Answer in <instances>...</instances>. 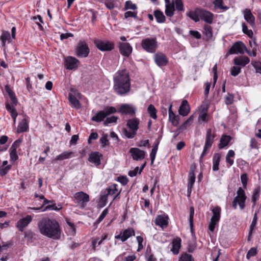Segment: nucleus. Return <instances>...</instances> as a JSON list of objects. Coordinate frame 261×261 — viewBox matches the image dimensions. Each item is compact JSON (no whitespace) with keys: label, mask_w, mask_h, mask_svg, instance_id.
<instances>
[{"label":"nucleus","mask_w":261,"mask_h":261,"mask_svg":"<svg viewBox=\"0 0 261 261\" xmlns=\"http://www.w3.org/2000/svg\"><path fill=\"white\" fill-rule=\"evenodd\" d=\"M208 108H206L205 109H203L202 110V112L200 114L199 117H198V121L199 122L202 121H207L206 118H207V112Z\"/></svg>","instance_id":"obj_50"},{"label":"nucleus","mask_w":261,"mask_h":261,"mask_svg":"<svg viewBox=\"0 0 261 261\" xmlns=\"http://www.w3.org/2000/svg\"><path fill=\"white\" fill-rule=\"evenodd\" d=\"M237 195L234 199H237V201L241 210H243L245 207V201L247 197L245 191L241 187H239L237 192Z\"/></svg>","instance_id":"obj_11"},{"label":"nucleus","mask_w":261,"mask_h":261,"mask_svg":"<svg viewBox=\"0 0 261 261\" xmlns=\"http://www.w3.org/2000/svg\"><path fill=\"white\" fill-rule=\"evenodd\" d=\"M241 180L242 184L243 185V187L244 189H246L247 187L248 177L246 173H244L241 175Z\"/></svg>","instance_id":"obj_61"},{"label":"nucleus","mask_w":261,"mask_h":261,"mask_svg":"<svg viewBox=\"0 0 261 261\" xmlns=\"http://www.w3.org/2000/svg\"><path fill=\"white\" fill-rule=\"evenodd\" d=\"M123 133L125 136L129 139L133 138L137 134V132L129 129V130H127L126 129H124Z\"/></svg>","instance_id":"obj_49"},{"label":"nucleus","mask_w":261,"mask_h":261,"mask_svg":"<svg viewBox=\"0 0 261 261\" xmlns=\"http://www.w3.org/2000/svg\"><path fill=\"white\" fill-rule=\"evenodd\" d=\"M100 143L101 144L102 146L105 147L107 145H108L109 144V140L108 139V135L107 134H103L101 137L100 139Z\"/></svg>","instance_id":"obj_53"},{"label":"nucleus","mask_w":261,"mask_h":261,"mask_svg":"<svg viewBox=\"0 0 261 261\" xmlns=\"http://www.w3.org/2000/svg\"><path fill=\"white\" fill-rule=\"evenodd\" d=\"M89 53L90 49L86 42L80 41L75 48V55L80 58H86Z\"/></svg>","instance_id":"obj_7"},{"label":"nucleus","mask_w":261,"mask_h":261,"mask_svg":"<svg viewBox=\"0 0 261 261\" xmlns=\"http://www.w3.org/2000/svg\"><path fill=\"white\" fill-rule=\"evenodd\" d=\"M40 232L48 238L59 240L61 238V227L59 222L55 219L43 218L38 223Z\"/></svg>","instance_id":"obj_2"},{"label":"nucleus","mask_w":261,"mask_h":261,"mask_svg":"<svg viewBox=\"0 0 261 261\" xmlns=\"http://www.w3.org/2000/svg\"><path fill=\"white\" fill-rule=\"evenodd\" d=\"M134 160L139 161L145 158V151L138 148H131L129 151Z\"/></svg>","instance_id":"obj_14"},{"label":"nucleus","mask_w":261,"mask_h":261,"mask_svg":"<svg viewBox=\"0 0 261 261\" xmlns=\"http://www.w3.org/2000/svg\"><path fill=\"white\" fill-rule=\"evenodd\" d=\"M36 234L31 230L24 232V238L28 242H32L36 240Z\"/></svg>","instance_id":"obj_36"},{"label":"nucleus","mask_w":261,"mask_h":261,"mask_svg":"<svg viewBox=\"0 0 261 261\" xmlns=\"http://www.w3.org/2000/svg\"><path fill=\"white\" fill-rule=\"evenodd\" d=\"M221 154L220 153H215L213 158V170L214 171L219 170V165L221 159Z\"/></svg>","instance_id":"obj_30"},{"label":"nucleus","mask_w":261,"mask_h":261,"mask_svg":"<svg viewBox=\"0 0 261 261\" xmlns=\"http://www.w3.org/2000/svg\"><path fill=\"white\" fill-rule=\"evenodd\" d=\"M176 8L178 11H184V4L182 0H175Z\"/></svg>","instance_id":"obj_62"},{"label":"nucleus","mask_w":261,"mask_h":261,"mask_svg":"<svg viewBox=\"0 0 261 261\" xmlns=\"http://www.w3.org/2000/svg\"><path fill=\"white\" fill-rule=\"evenodd\" d=\"M136 111V108L133 105L129 104H123L118 110L120 113L129 115L135 114Z\"/></svg>","instance_id":"obj_16"},{"label":"nucleus","mask_w":261,"mask_h":261,"mask_svg":"<svg viewBox=\"0 0 261 261\" xmlns=\"http://www.w3.org/2000/svg\"><path fill=\"white\" fill-rule=\"evenodd\" d=\"M231 138L230 136L223 135L220 139L219 148L222 149L227 146L230 141Z\"/></svg>","instance_id":"obj_29"},{"label":"nucleus","mask_w":261,"mask_h":261,"mask_svg":"<svg viewBox=\"0 0 261 261\" xmlns=\"http://www.w3.org/2000/svg\"><path fill=\"white\" fill-rule=\"evenodd\" d=\"M145 257L147 261H156V258L151 253V248L149 247H148L146 249Z\"/></svg>","instance_id":"obj_42"},{"label":"nucleus","mask_w":261,"mask_h":261,"mask_svg":"<svg viewBox=\"0 0 261 261\" xmlns=\"http://www.w3.org/2000/svg\"><path fill=\"white\" fill-rule=\"evenodd\" d=\"M175 11L174 4L166 6L165 14L167 16L172 17L174 15Z\"/></svg>","instance_id":"obj_41"},{"label":"nucleus","mask_w":261,"mask_h":261,"mask_svg":"<svg viewBox=\"0 0 261 261\" xmlns=\"http://www.w3.org/2000/svg\"><path fill=\"white\" fill-rule=\"evenodd\" d=\"M246 49L245 45L241 41L235 42L228 51L229 54H243Z\"/></svg>","instance_id":"obj_10"},{"label":"nucleus","mask_w":261,"mask_h":261,"mask_svg":"<svg viewBox=\"0 0 261 261\" xmlns=\"http://www.w3.org/2000/svg\"><path fill=\"white\" fill-rule=\"evenodd\" d=\"M11 168V166L10 165H7L6 167H0V175L2 176L6 175Z\"/></svg>","instance_id":"obj_55"},{"label":"nucleus","mask_w":261,"mask_h":261,"mask_svg":"<svg viewBox=\"0 0 261 261\" xmlns=\"http://www.w3.org/2000/svg\"><path fill=\"white\" fill-rule=\"evenodd\" d=\"M249 62V58L246 56H240L236 57L233 59V63L234 65L242 67L245 66Z\"/></svg>","instance_id":"obj_23"},{"label":"nucleus","mask_w":261,"mask_h":261,"mask_svg":"<svg viewBox=\"0 0 261 261\" xmlns=\"http://www.w3.org/2000/svg\"><path fill=\"white\" fill-rule=\"evenodd\" d=\"M117 185L116 184H112L111 186H109L105 190V192L108 195V196L113 195L116 193V192L118 191V189L117 188Z\"/></svg>","instance_id":"obj_38"},{"label":"nucleus","mask_w":261,"mask_h":261,"mask_svg":"<svg viewBox=\"0 0 261 261\" xmlns=\"http://www.w3.org/2000/svg\"><path fill=\"white\" fill-rule=\"evenodd\" d=\"M198 11L201 20L208 24L212 23L214 18V14L212 13L203 9H200Z\"/></svg>","instance_id":"obj_13"},{"label":"nucleus","mask_w":261,"mask_h":261,"mask_svg":"<svg viewBox=\"0 0 261 261\" xmlns=\"http://www.w3.org/2000/svg\"><path fill=\"white\" fill-rule=\"evenodd\" d=\"M195 181V175L194 170L191 168L189 174L188 182L194 183Z\"/></svg>","instance_id":"obj_64"},{"label":"nucleus","mask_w":261,"mask_h":261,"mask_svg":"<svg viewBox=\"0 0 261 261\" xmlns=\"http://www.w3.org/2000/svg\"><path fill=\"white\" fill-rule=\"evenodd\" d=\"M224 2L223 0H215L213 4L217 9H220L223 11H225L228 9V7L223 5Z\"/></svg>","instance_id":"obj_34"},{"label":"nucleus","mask_w":261,"mask_h":261,"mask_svg":"<svg viewBox=\"0 0 261 261\" xmlns=\"http://www.w3.org/2000/svg\"><path fill=\"white\" fill-rule=\"evenodd\" d=\"M200 10V8H196L194 11H190L187 13V15L194 21L198 22L199 21L200 18L198 12V10Z\"/></svg>","instance_id":"obj_32"},{"label":"nucleus","mask_w":261,"mask_h":261,"mask_svg":"<svg viewBox=\"0 0 261 261\" xmlns=\"http://www.w3.org/2000/svg\"><path fill=\"white\" fill-rule=\"evenodd\" d=\"M139 120L135 118L128 120L127 122V126L129 129L137 132L139 128Z\"/></svg>","instance_id":"obj_27"},{"label":"nucleus","mask_w":261,"mask_h":261,"mask_svg":"<svg viewBox=\"0 0 261 261\" xmlns=\"http://www.w3.org/2000/svg\"><path fill=\"white\" fill-rule=\"evenodd\" d=\"M5 90L8 94L11 99V105L16 106L17 103V99L15 96L14 92L11 89L9 85H6L5 87Z\"/></svg>","instance_id":"obj_25"},{"label":"nucleus","mask_w":261,"mask_h":261,"mask_svg":"<svg viewBox=\"0 0 261 261\" xmlns=\"http://www.w3.org/2000/svg\"><path fill=\"white\" fill-rule=\"evenodd\" d=\"M154 60L157 65L160 67L166 66L168 62L166 56L161 53L154 54Z\"/></svg>","instance_id":"obj_15"},{"label":"nucleus","mask_w":261,"mask_h":261,"mask_svg":"<svg viewBox=\"0 0 261 261\" xmlns=\"http://www.w3.org/2000/svg\"><path fill=\"white\" fill-rule=\"evenodd\" d=\"M116 109L113 107H109L104 109L102 111L98 112L95 115L91 118V120L99 122L104 120L108 115L115 113Z\"/></svg>","instance_id":"obj_5"},{"label":"nucleus","mask_w":261,"mask_h":261,"mask_svg":"<svg viewBox=\"0 0 261 261\" xmlns=\"http://www.w3.org/2000/svg\"><path fill=\"white\" fill-rule=\"evenodd\" d=\"M118 119V117L115 116L108 117L104 121L103 124L105 126L108 125L109 124L111 123L116 122Z\"/></svg>","instance_id":"obj_54"},{"label":"nucleus","mask_w":261,"mask_h":261,"mask_svg":"<svg viewBox=\"0 0 261 261\" xmlns=\"http://www.w3.org/2000/svg\"><path fill=\"white\" fill-rule=\"evenodd\" d=\"M190 111V106L187 100H182L178 109V113L180 115L186 116L188 115Z\"/></svg>","instance_id":"obj_22"},{"label":"nucleus","mask_w":261,"mask_h":261,"mask_svg":"<svg viewBox=\"0 0 261 261\" xmlns=\"http://www.w3.org/2000/svg\"><path fill=\"white\" fill-rule=\"evenodd\" d=\"M10 156L11 159V161H15L17 160L18 158L17 154V151L16 150H10Z\"/></svg>","instance_id":"obj_63"},{"label":"nucleus","mask_w":261,"mask_h":261,"mask_svg":"<svg viewBox=\"0 0 261 261\" xmlns=\"http://www.w3.org/2000/svg\"><path fill=\"white\" fill-rule=\"evenodd\" d=\"M260 195V188L259 187H257L253 190V194L252 196V202H256V201L259 199Z\"/></svg>","instance_id":"obj_48"},{"label":"nucleus","mask_w":261,"mask_h":261,"mask_svg":"<svg viewBox=\"0 0 261 261\" xmlns=\"http://www.w3.org/2000/svg\"><path fill=\"white\" fill-rule=\"evenodd\" d=\"M156 112L157 111L153 105L151 104L148 106L147 112L149 113L150 116L154 119H156L157 118Z\"/></svg>","instance_id":"obj_40"},{"label":"nucleus","mask_w":261,"mask_h":261,"mask_svg":"<svg viewBox=\"0 0 261 261\" xmlns=\"http://www.w3.org/2000/svg\"><path fill=\"white\" fill-rule=\"evenodd\" d=\"M241 71V69L240 67L233 66L231 69V75L233 76L238 75Z\"/></svg>","instance_id":"obj_60"},{"label":"nucleus","mask_w":261,"mask_h":261,"mask_svg":"<svg viewBox=\"0 0 261 261\" xmlns=\"http://www.w3.org/2000/svg\"><path fill=\"white\" fill-rule=\"evenodd\" d=\"M29 128L28 123L26 119L24 118L19 123L18 126V131L19 133L25 132Z\"/></svg>","instance_id":"obj_33"},{"label":"nucleus","mask_w":261,"mask_h":261,"mask_svg":"<svg viewBox=\"0 0 261 261\" xmlns=\"http://www.w3.org/2000/svg\"><path fill=\"white\" fill-rule=\"evenodd\" d=\"M32 217L31 215H27L24 218L20 219L17 223V227L19 231H23L24 227L32 221Z\"/></svg>","instance_id":"obj_18"},{"label":"nucleus","mask_w":261,"mask_h":261,"mask_svg":"<svg viewBox=\"0 0 261 261\" xmlns=\"http://www.w3.org/2000/svg\"><path fill=\"white\" fill-rule=\"evenodd\" d=\"M102 156V154L98 151L92 152L89 155L88 161L98 166L100 164V160Z\"/></svg>","instance_id":"obj_17"},{"label":"nucleus","mask_w":261,"mask_h":261,"mask_svg":"<svg viewBox=\"0 0 261 261\" xmlns=\"http://www.w3.org/2000/svg\"><path fill=\"white\" fill-rule=\"evenodd\" d=\"M132 236H135L134 229L133 228H128L123 231L122 234L117 235L115 238L117 239L121 240L122 242H124Z\"/></svg>","instance_id":"obj_19"},{"label":"nucleus","mask_w":261,"mask_h":261,"mask_svg":"<svg viewBox=\"0 0 261 261\" xmlns=\"http://www.w3.org/2000/svg\"><path fill=\"white\" fill-rule=\"evenodd\" d=\"M179 118L180 117L179 115H176L175 114V113L173 115H171L170 116H169L170 121L175 126H177L178 125Z\"/></svg>","instance_id":"obj_44"},{"label":"nucleus","mask_w":261,"mask_h":261,"mask_svg":"<svg viewBox=\"0 0 261 261\" xmlns=\"http://www.w3.org/2000/svg\"><path fill=\"white\" fill-rule=\"evenodd\" d=\"M10 40V34L8 31H3L1 36V40L2 42V46H5L7 41Z\"/></svg>","instance_id":"obj_39"},{"label":"nucleus","mask_w":261,"mask_h":261,"mask_svg":"<svg viewBox=\"0 0 261 261\" xmlns=\"http://www.w3.org/2000/svg\"><path fill=\"white\" fill-rule=\"evenodd\" d=\"M233 98L234 96L232 94L228 93L225 97V103L227 105H230L232 104L233 102Z\"/></svg>","instance_id":"obj_57"},{"label":"nucleus","mask_w":261,"mask_h":261,"mask_svg":"<svg viewBox=\"0 0 261 261\" xmlns=\"http://www.w3.org/2000/svg\"><path fill=\"white\" fill-rule=\"evenodd\" d=\"M153 15L158 23H162L165 21V16L161 11L159 10H155L153 12Z\"/></svg>","instance_id":"obj_31"},{"label":"nucleus","mask_w":261,"mask_h":261,"mask_svg":"<svg viewBox=\"0 0 261 261\" xmlns=\"http://www.w3.org/2000/svg\"><path fill=\"white\" fill-rule=\"evenodd\" d=\"M168 217L165 215H159L155 219V223L162 228L166 227L168 225Z\"/></svg>","instance_id":"obj_21"},{"label":"nucleus","mask_w":261,"mask_h":261,"mask_svg":"<svg viewBox=\"0 0 261 261\" xmlns=\"http://www.w3.org/2000/svg\"><path fill=\"white\" fill-rule=\"evenodd\" d=\"M159 144V141H156L153 145V148H152V149L151 150V152H150V159H151V164H153L154 162V159L155 158V155H156V152L158 151Z\"/></svg>","instance_id":"obj_35"},{"label":"nucleus","mask_w":261,"mask_h":261,"mask_svg":"<svg viewBox=\"0 0 261 261\" xmlns=\"http://www.w3.org/2000/svg\"><path fill=\"white\" fill-rule=\"evenodd\" d=\"M64 66L68 70H74L77 68L80 61L75 57L68 56L64 59Z\"/></svg>","instance_id":"obj_9"},{"label":"nucleus","mask_w":261,"mask_h":261,"mask_svg":"<svg viewBox=\"0 0 261 261\" xmlns=\"http://www.w3.org/2000/svg\"><path fill=\"white\" fill-rule=\"evenodd\" d=\"M113 82V90L116 94L123 96L130 91V79L127 70L118 71L114 75Z\"/></svg>","instance_id":"obj_1"},{"label":"nucleus","mask_w":261,"mask_h":261,"mask_svg":"<svg viewBox=\"0 0 261 261\" xmlns=\"http://www.w3.org/2000/svg\"><path fill=\"white\" fill-rule=\"evenodd\" d=\"M257 248L255 247L251 248L246 254V258L249 259L252 256H255L257 254Z\"/></svg>","instance_id":"obj_56"},{"label":"nucleus","mask_w":261,"mask_h":261,"mask_svg":"<svg viewBox=\"0 0 261 261\" xmlns=\"http://www.w3.org/2000/svg\"><path fill=\"white\" fill-rule=\"evenodd\" d=\"M181 240L179 238H177L173 240L171 251H172L174 254L177 255L178 254L179 250L181 247Z\"/></svg>","instance_id":"obj_24"},{"label":"nucleus","mask_w":261,"mask_h":261,"mask_svg":"<svg viewBox=\"0 0 261 261\" xmlns=\"http://www.w3.org/2000/svg\"><path fill=\"white\" fill-rule=\"evenodd\" d=\"M213 213V216L211 219V221L218 222L220 218V214H221V208L219 206H216L213 208L212 210Z\"/></svg>","instance_id":"obj_28"},{"label":"nucleus","mask_w":261,"mask_h":261,"mask_svg":"<svg viewBox=\"0 0 261 261\" xmlns=\"http://www.w3.org/2000/svg\"><path fill=\"white\" fill-rule=\"evenodd\" d=\"M158 42L155 38H147L141 42V46L148 53H153L156 49Z\"/></svg>","instance_id":"obj_3"},{"label":"nucleus","mask_w":261,"mask_h":261,"mask_svg":"<svg viewBox=\"0 0 261 261\" xmlns=\"http://www.w3.org/2000/svg\"><path fill=\"white\" fill-rule=\"evenodd\" d=\"M178 261H194V258L192 255L185 252L181 254Z\"/></svg>","instance_id":"obj_43"},{"label":"nucleus","mask_w":261,"mask_h":261,"mask_svg":"<svg viewBox=\"0 0 261 261\" xmlns=\"http://www.w3.org/2000/svg\"><path fill=\"white\" fill-rule=\"evenodd\" d=\"M204 33L208 39L213 36L212 28L209 25L205 24L203 27Z\"/></svg>","instance_id":"obj_46"},{"label":"nucleus","mask_w":261,"mask_h":261,"mask_svg":"<svg viewBox=\"0 0 261 261\" xmlns=\"http://www.w3.org/2000/svg\"><path fill=\"white\" fill-rule=\"evenodd\" d=\"M72 153L73 152L72 151H64L62 153L58 155L56 157V160L62 161L65 159H69Z\"/></svg>","instance_id":"obj_45"},{"label":"nucleus","mask_w":261,"mask_h":261,"mask_svg":"<svg viewBox=\"0 0 261 261\" xmlns=\"http://www.w3.org/2000/svg\"><path fill=\"white\" fill-rule=\"evenodd\" d=\"M16 106L11 105L9 103H6V108L7 110L10 113L11 116L13 118L14 123L16 122V117L18 115V113L16 111L15 107Z\"/></svg>","instance_id":"obj_26"},{"label":"nucleus","mask_w":261,"mask_h":261,"mask_svg":"<svg viewBox=\"0 0 261 261\" xmlns=\"http://www.w3.org/2000/svg\"><path fill=\"white\" fill-rule=\"evenodd\" d=\"M242 31L244 34H246L249 37H251L253 35L252 31L251 30H248L247 26L244 22L242 23Z\"/></svg>","instance_id":"obj_51"},{"label":"nucleus","mask_w":261,"mask_h":261,"mask_svg":"<svg viewBox=\"0 0 261 261\" xmlns=\"http://www.w3.org/2000/svg\"><path fill=\"white\" fill-rule=\"evenodd\" d=\"M257 213H258V212H256L254 214L253 218V220H252L251 224L250 226L249 236L252 235V232L256 225L257 220Z\"/></svg>","instance_id":"obj_47"},{"label":"nucleus","mask_w":261,"mask_h":261,"mask_svg":"<svg viewBox=\"0 0 261 261\" xmlns=\"http://www.w3.org/2000/svg\"><path fill=\"white\" fill-rule=\"evenodd\" d=\"M118 46L119 51L123 56L128 57L132 53L133 48L129 43L119 42Z\"/></svg>","instance_id":"obj_12"},{"label":"nucleus","mask_w":261,"mask_h":261,"mask_svg":"<svg viewBox=\"0 0 261 261\" xmlns=\"http://www.w3.org/2000/svg\"><path fill=\"white\" fill-rule=\"evenodd\" d=\"M74 197L75 203L79 204L82 208H84L90 200L89 195L82 191L76 193Z\"/></svg>","instance_id":"obj_8"},{"label":"nucleus","mask_w":261,"mask_h":261,"mask_svg":"<svg viewBox=\"0 0 261 261\" xmlns=\"http://www.w3.org/2000/svg\"><path fill=\"white\" fill-rule=\"evenodd\" d=\"M137 7L136 4H133L130 1H127L125 2L124 9H131L135 10L137 9Z\"/></svg>","instance_id":"obj_52"},{"label":"nucleus","mask_w":261,"mask_h":261,"mask_svg":"<svg viewBox=\"0 0 261 261\" xmlns=\"http://www.w3.org/2000/svg\"><path fill=\"white\" fill-rule=\"evenodd\" d=\"M244 17L245 20L252 27L255 25V17L252 14L251 10L246 9L243 11Z\"/></svg>","instance_id":"obj_20"},{"label":"nucleus","mask_w":261,"mask_h":261,"mask_svg":"<svg viewBox=\"0 0 261 261\" xmlns=\"http://www.w3.org/2000/svg\"><path fill=\"white\" fill-rule=\"evenodd\" d=\"M94 43L96 47L102 51H111L114 48V43L108 40L95 39Z\"/></svg>","instance_id":"obj_6"},{"label":"nucleus","mask_w":261,"mask_h":261,"mask_svg":"<svg viewBox=\"0 0 261 261\" xmlns=\"http://www.w3.org/2000/svg\"><path fill=\"white\" fill-rule=\"evenodd\" d=\"M68 99L70 102L76 109H79L81 107V105L79 100L76 97L72 95L69 94Z\"/></svg>","instance_id":"obj_37"},{"label":"nucleus","mask_w":261,"mask_h":261,"mask_svg":"<svg viewBox=\"0 0 261 261\" xmlns=\"http://www.w3.org/2000/svg\"><path fill=\"white\" fill-rule=\"evenodd\" d=\"M124 17L125 18L133 17L136 19H138L137 12L127 11L124 13Z\"/></svg>","instance_id":"obj_58"},{"label":"nucleus","mask_w":261,"mask_h":261,"mask_svg":"<svg viewBox=\"0 0 261 261\" xmlns=\"http://www.w3.org/2000/svg\"><path fill=\"white\" fill-rule=\"evenodd\" d=\"M252 64L255 69L256 72L261 74V62L258 61H252Z\"/></svg>","instance_id":"obj_59"},{"label":"nucleus","mask_w":261,"mask_h":261,"mask_svg":"<svg viewBox=\"0 0 261 261\" xmlns=\"http://www.w3.org/2000/svg\"><path fill=\"white\" fill-rule=\"evenodd\" d=\"M215 137V133L212 132V130L211 128L207 129L206 133L205 142L203 150L200 158L201 160L206 154L207 150L210 149L212 146Z\"/></svg>","instance_id":"obj_4"}]
</instances>
